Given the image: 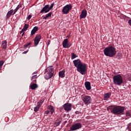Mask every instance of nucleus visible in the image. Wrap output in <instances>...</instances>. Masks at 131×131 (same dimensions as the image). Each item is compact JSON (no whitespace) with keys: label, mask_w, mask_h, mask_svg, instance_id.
I'll return each instance as SVG.
<instances>
[{"label":"nucleus","mask_w":131,"mask_h":131,"mask_svg":"<svg viewBox=\"0 0 131 131\" xmlns=\"http://www.w3.org/2000/svg\"><path fill=\"white\" fill-rule=\"evenodd\" d=\"M50 67L52 68V67H53V66H50Z\"/></svg>","instance_id":"nucleus-43"},{"label":"nucleus","mask_w":131,"mask_h":131,"mask_svg":"<svg viewBox=\"0 0 131 131\" xmlns=\"http://www.w3.org/2000/svg\"><path fill=\"white\" fill-rule=\"evenodd\" d=\"M29 27V25L28 24H25L24 28H23V30L26 31L27 29H28V28Z\"/></svg>","instance_id":"nucleus-25"},{"label":"nucleus","mask_w":131,"mask_h":131,"mask_svg":"<svg viewBox=\"0 0 131 131\" xmlns=\"http://www.w3.org/2000/svg\"><path fill=\"white\" fill-rule=\"evenodd\" d=\"M92 97L89 95H86L82 98V101L85 105H89L92 103Z\"/></svg>","instance_id":"nucleus-8"},{"label":"nucleus","mask_w":131,"mask_h":131,"mask_svg":"<svg viewBox=\"0 0 131 131\" xmlns=\"http://www.w3.org/2000/svg\"><path fill=\"white\" fill-rule=\"evenodd\" d=\"M58 75L59 77H61V78H63V77L65 76V70H62L58 73Z\"/></svg>","instance_id":"nucleus-20"},{"label":"nucleus","mask_w":131,"mask_h":131,"mask_svg":"<svg viewBox=\"0 0 131 131\" xmlns=\"http://www.w3.org/2000/svg\"><path fill=\"white\" fill-rule=\"evenodd\" d=\"M20 8H21V6L18 5L17 6V7L15 8V9H14V10H13V16H14V15H15V14H16V13L17 12V11H18V10H19L20 9Z\"/></svg>","instance_id":"nucleus-23"},{"label":"nucleus","mask_w":131,"mask_h":131,"mask_svg":"<svg viewBox=\"0 0 131 131\" xmlns=\"http://www.w3.org/2000/svg\"><path fill=\"white\" fill-rule=\"evenodd\" d=\"M62 46L63 48L67 49L68 48H70L71 47V44L70 43H68V39H65L63 40L62 42Z\"/></svg>","instance_id":"nucleus-11"},{"label":"nucleus","mask_w":131,"mask_h":131,"mask_svg":"<svg viewBox=\"0 0 131 131\" xmlns=\"http://www.w3.org/2000/svg\"><path fill=\"white\" fill-rule=\"evenodd\" d=\"M113 79L114 83L116 85H121L123 83V78L120 74L114 76Z\"/></svg>","instance_id":"nucleus-4"},{"label":"nucleus","mask_w":131,"mask_h":131,"mask_svg":"<svg viewBox=\"0 0 131 131\" xmlns=\"http://www.w3.org/2000/svg\"><path fill=\"white\" fill-rule=\"evenodd\" d=\"M40 39H41V35L40 34L37 35L35 37V39L34 40V43L36 47L37 46V45H38V43H39Z\"/></svg>","instance_id":"nucleus-10"},{"label":"nucleus","mask_w":131,"mask_h":131,"mask_svg":"<svg viewBox=\"0 0 131 131\" xmlns=\"http://www.w3.org/2000/svg\"><path fill=\"white\" fill-rule=\"evenodd\" d=\"M36 73H37V72H34V73H33V74H36Z\"/></svg>","instance_id":"nucleus-39"},{"label":"nucleus","mask_w":131,"mask_h":131,"mask_svg":"<svg viewBox=\"0 0 131 131\" xmlns=\"http://www.w3.org/2000/svg\"><path fill=\"white\" fill-rule=\"evenodd\" d=\"M77 57H78V56L76 55V54H75L74 53H72V55H71L72 60H73V59H75V58H77Z\"/></svg>","instance_id":"nucleus-27"},{"label":"nucleus","mask_w":131,"mask_h":131,"mask_svg":"<svg viewBox=\"0 0 131 131\" xmlns=\"http://www.w3.org/2000/svg\"><path fill=\"white\" fill-rule=\"evenodd\" d=\"M32 43L31 42H29L28 44H26L24 45V48H28V46H30Z\"/></svg>","instance_id":"nucleus-31"},{"label":"nucleus","mask_w":131,"mask_h":131,"mask_svg":"<svg viewBox=\"0 0 131 131\" xmlns=\"http://www.w3.org/2000/svg\"><path fill=\"white\" fill-rule=\"evenodd\" d=\"M27 52H28V51H25V52H24L23 53V54H27Z\"/></svg>","instance_id":"nucleus-37"},{"label":"nucleus","mask_w":131,"mask_h":131,"mask_svg":"<svg viewBox=\"0 0 131 131\" xmlns=\"http://www.w3.org/2000/svg\"><path fill=\"white\" fill-rule=\"evenodd\" d=\"M61 122H62V120H60L59 121H56L55 122V125H56V126H59V125L61 124Z\"/></svg>","instance_id":"nucleus-28"},{"label":"nucleus","mask_w":131,"mask_h":131,"mask_svg":"<svg viewBox=\"0 0 131 131\" xmlns=\"http://www.w3.org/2000/svg\"><path fill=\"white\" fill-rule=\"evenodd\" d=\"M71 10H72V5L71 4H68L63 7L61 12L63 14L67 15V14H69Z\"/></svg>","instance_id":"nucleus-6"},{"label":"nucleus","mask_w":131,"mask_h":131,"mask_svg":"<svg viewBox=\"0 0 131 131\" xmlns=\"http://www.w3.org/2000/svg\"><path fill=\"white\" fill-rule=\"evenodd\" d=\"M31 17H32V15H29L27 17V19H28V21L31 19Z\"/></svg>","instance_id":"nucleus-34"},{"label":"nucleus","mask_w":131,"mask_h":131,"mask_svg":"<svg viewBox=\"0 0 131 131\" xmlns=\"http://www.w3.org/2000/svg\"><path fill=\"white\" fill-rule=\"evenodd\" d=\"M85 86L87 91H90L92 89V87L91 86V82L89 81H86L85 82Z\"/></svg>","instance_id":"nucleus-16"},{"label":"nucleus","mask_w":131,"mask_h":131,"mask_svg":"<svg viewBox=\"0 0 131 131\" xmlns=\"http://www.w3.org/2000/svg\"><path fill=\"white\" fill-rule=\"evenodd\" d=\"M48 44L50 45V42H48Z\"/></svg>","instance_id":"nucleus-42"},{"label":"nucleus","mask_w":131,"mask_h":131,"mask_svg":"<svg viewBox=\"0 0 131 131\" xmlns=\"http://www.w3.org/2000/svg\"><path fill=\"white\" fill-rule=\"evenodd\" d=\"M48 44L50 45V42H48Z\"/></svg>","instance_id":"nucleus-41"},{"label":"nucleus","mask_w":131,"mask_h":131,"mask_svg":"<svg viewBox=\"0 0 131 131\" xmlns=\"http://www.w3.org/2000/svg\"><path fill=\"white\" fill-rule=\"evenodd\" d=\"M3 65H4V61H0V70L2 69Z\"/></svg>","instance_id":"nucleus-32"},{"label":"nucleus","mask_w":131,"mask_h":131,"mask_svg":"<svg viewBox=\"0 0 131 131\" xmlns=\"http://www.w3.org/2000/svg\"><path fill=\"white\" fill-rule=\"evenodd\" d=\"M81 113H80V112H79L78 111H77L75 112V114H81Z\"/></svg>","instance_id":"nucleus-35"},{"label":"nucleus","mask_w":131,"mask_h":131,"mask_svg":"<svg viewBox=\"0 0 131 131\" xmlns=\"http://www.w3.org/2000/svg\"><path fill=\"white\" fill-rule=\"evenodd\" d=\"M54 76V69L47 68L45 70V78L48 80Z\"/></svg>","instance_id":"nucleus-5"},{"label":"nucleus","mask_w":131,"mask_h":131,"mask_svg":"<svg viewBox=\"0 0 131 131\" xmlns=\"http://www.w3.org/2000/svg\"><path fill=\"white\" fill-rule=\"evenodd\" d=\"M53 13L50 12L48 14H46L45 17H43V20H47L48 18H50V17H52V14Z\"/></svg>","instance_id":"nucleus-22"},{"label":"nucleus","mask_w":131,"mask_h":131,"mask_svg":"<svg viewBox=\"0 0 131 131\" xmlns=\"http://www.w3.org/2000/svg\"><path fill=\"white\" fill-rule=\"evenodd\" d=\"M50 112L51 113V115H53L54 112H55L54 106H53V105H49L47 107V110L45 112V114H50Z\"/></svg>","instance_id":"nucleus-9"},{"label":"nucleus","mask_w":131,"mask_h":131,"mask_svg":"<svg viewBox=\"0 0 131 131\" xmlns=\"http://www.w3.org/2000/svg\"><path fill=\"white\" fill-rule=\"evenodd\" d=\"M50 11V9L49 8V5H46L40 11V14H42V13H49Z\"/></svg>","instance_id":"nucleus-13"},{"label":"nucleus","mask_w":131,"mask_h":131,"mask_svg":"<svg viewBox=\"0 0 131 131\" xmlns=\"http://www.w3.org/2000/svg\"><path fill=\"white\" fill-rule=\"evenodd\" d=\"M67 37H68V38H69L70 36H69V35H68V36H67Z\"/></svg>","instance_id":"nucleus-40"},{"label":"nucleus","mask_w":131,"mask_h":131,"mask_svg":"<svg viewBox=\"0 0 131 131\" xmlns=\"http://www.w3.org/2000/svg\"><path fill=\"white\" fill-rule=\"evenodd\" d=\"M73 62L75 67L77 68L78 72H79L82 75L86 74V71H88L86 64L82 63L81 60L79 59L73 60Z\"/></svg>","instance_id":"nucleus-1"},{"label":"nucleus","mask_w":131,"mask_h":131,"mask_svg":"<svg viewBox=\"0 0 131 131\" xmlns=\"http://www.w3.org/2000/svg\"><path fill=\"white\" fill-rule=\"evenodd\" d=\"M44 101H45V100H43V99H42V100H40L39 102H37L38 105V104L40 105V104H42V103H43Z\"/></svg>","instance_id":"nucleus-33"},{"label":"nucleus","mask_w":131,"mask_h":131,"mask_svg":"<svg viewBox=\"0 0 131 131\" xmlns=\"http://www.w3.org/2000/svg\"><path fill=\"white\" fill-rule=\"evenodd\" d=\"M36 78H37V75H33L31 78V80H32L33 82V81L36 82Z\"/></svg>","instance_id":"nucleus-26"},{"label":"nucleus","mask_w":131,"mask_h":131,"mask_svg":"<svg viewBox=\"0 0 131 131\" xmlns=\"http://www.w3.org/2000/svg\"><path fill=\"white\" fill-rule=\"evenodd\" d=\"M54 5H55V4H54V3H53L50 6V5H49V8L50 11H51V10H52V8H54Z\"/></svg>","instance_id":"nucleus-30"},{"label":"nucleus","mask_w":131,"mask_h":131,"mask_svg":"<svg viewBox=\"0 0 131 131\" xmlns=\"http://www.w3.org/2000/svg\"><path fill=\"white\" fill-rule=\"evenodd\" d=\"M13 13H14V10L13 9L10 10L7 12V14L6 15V20H8V19H9L11 17V16L13 15Z\"/></svg>","instance_id":"nucleus-15"},{"label":"nucleus","mask_w":131,"mask_h":131,"mask_svg":"<svg viewBox=\"0 0 131 131\" xmlns=\"http://www.w3.org/2000/svg\"><path fill=\"white\" fill-rule=\"evenodd\" d=\"M103 53L107 57L112 58V57H114L116 55V48L113 46L106 47L103 50Z\"/></svg>","instance_id":"nucleus-3"},{"label":"nucleus","mask_w":131,"mask_h":131,"mask_svg":"<svg viewBox=\"0 0 131 131\" xmlns=\"http://www.w3.org/2000/svg\"><path fill=\"white\" fill-rule=\"evenodd\" d=\"M38 88V86L36 83L33 84V82H32L30 85V89H31V90H35V89H37Z\"/></svg>","instance_id":"nucleus-17"},{"label":"nucleus","mask_w":131,"mask_h":131,"mask_svg":"<svg viewBox=\"0 0 131 131\" xmlns=\"http://www.w3.org/2000/svg\"><path fill=\"white\" fill-rule=\"evenodd\" d=\"M126 116H131V111H128L126 112Z\"/></svg>","instance_id":"nucleus-29"},{"label":"nucleus","mask_w":131,"mask_h":131,"mask_svg":"<svg viewBox=\"0 0 131 131\" xmlns=\"http://www.w3.org/2000/svg\"><path fill=\"white\" fill-rule=\"evenodd\" d=\"M88 15V12L85 9H84L82 10L81 13L80 15V19H84L86 17V16Z\"/></svg>","instance_id":"nucleus-14"},{"label":"nucleus","mask_w":131,"mask_h":131,"mask_svg":"<svg viewBox=\"0 0 131 131\" xmlns=\"http://www.w3.org/2000/svg\"><path fill=\"white\" fill-rule=\"evenodd\" d=\"M82 127V124L80 123H76L74 124H73L70 127V130L71 131H74V130H77V129H80Z\"/></svg>","instance_id":"nucleus-7"},{"label":"nucleus","mask_w":131,"mask_h":131,"mask_svg":"<svg viewBox=\"0 0 131 131\" xmlns=\"http://www.w3.org/2000/svg\"><path fill=\"white\" fill-rule=\"evenodd\" d=\"M108 108L111 110V113L115 115H122L124 112L125 107L119 105H110Z\"/></svg>","instance_id":"nucleus-2"},{"label":"nucleus","mask_w":131,"mask_h":131,"mask_svg":"<svg viewBox=\"0 0 131 131\" xmlns=\"http://www.w3.org/2000/svg\"><path fill=\"white\" fill-rule=\"evenodd\" d=\"M1 48L4 50H7V40H3L2 41Z\"/></svg>","instance_id":"nucleus-18"},{"label":"nucleus","mask_w":131,"mask_h":131,"mask_svg":"<svg viewBox=\"0 0 131 131\" xmlns=\"http://www.w3.org/2000/svg\"><path fill=\"white\" fill-rule=\"evenodd\" d=\"M25 33V32H23V33L22 34V36H24V34Z\"/></svg>","instance_id":"nucleus-38"},{"label":"nucleus","mask_w":131,"mask_h":131,"mask_svg":"<svg viewBox=\"0 0 131 131\" xmlns=\"http://www.w3.org/2000/svg\"><path fill=\"white\" fill-rule=\"evenodd\" d=\"M72 104L69 103H66L63 105V108L66 111H71Z\"/></svg>","instance_id":"nucleus-12"},{"label":"nucleus","mask_w":131,"mask_h":131,"mask_svg":"<svg viewBox=\"0 0 131 131\" xmlns=\"http://www.w3.org/2000/svg\"><path fill=\"white\" fill-rule=\"evenodd\" d=\"M24 31H24V30H23V29L20 31L19 34H21L23 33V32H24Z\"/></svg>","instance_id":"nucleus-36"},{"label":"nucleus","mask_w":131,"mask_h":131,"mask_svg":"<svg viewBox=\"0 0 131 131\" xmlns=\"http://www.w3.org/2000/svg\"><path fill=\"white\" fill-rule=\"evenodd\" d=\"M37 30H38V27L36 26L34 27L31 32V35H33L34 34H35V32H36Z\"/></svg>","instance_id":"nucleus-19"},{"label":"nucleus","mask_w":131,"mask_h":131,"mask_svg":"<svg viewBox=\"0 0 131 131\" xmlns=\"http://www.w3.org/2000/svg\"><path fill=\"white\" fill-rule=\"evenodd\" d=\"M111 97V92L106 93L104 94V100H108Z\"/></svg>","instance_id":"nucleus-21"},{"label":"nucleus","mask_w":131,"mask_h":131,"mask_svg":"<svg viewBox=\"0 0 131 131\" xmlns=\"http://www.w3.org/2000/svg\"><path fill=\"white\" fill-rule=\"evenodd\" d=\"M39 108H40V104H37L36 107H35L34 108V111L35 112H37L39 110Z\"/></svg>","instance_id":"nucleus-24"}]
</instances>
